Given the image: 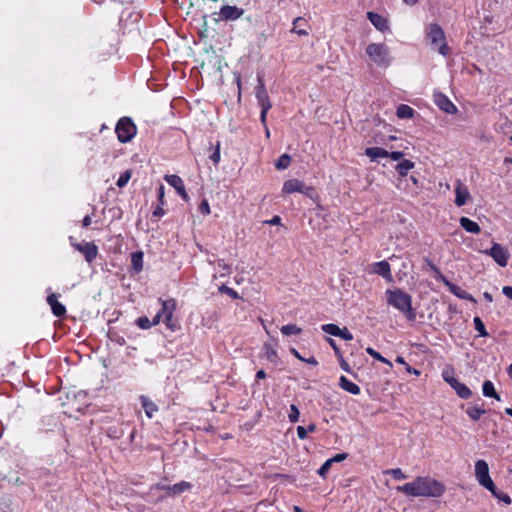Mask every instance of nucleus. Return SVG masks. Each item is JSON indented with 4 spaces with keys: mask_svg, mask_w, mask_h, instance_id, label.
I'll list each match as a JSON object with an SVG mask.
<instances>
[{
    "mask_svg": "<svg viewBox=\"0 0 512 512\" xmlns=\"http://www.w3.org/2000/svg\"><path fill=\"white\" fill-rule=\"evenodd\" d=\"M82 224L84 227H88L90 224H91V218L90 216H85L83 221H82Z\"/></svg>",
    "mask_w": 512,
    "mask_h": 512,
    "instance_id": "obj_62",
    "label": "nucleus"
},
{
    "mask_svg": "<svg viewBox=\"0 0 512 512\" xmlns=\"http://www.w3.org/2000/svg\"><path fill=\"white\" fill-rule=\"evenodd\" d=\"M270 225H279L281 223V218L279 216H274L270 221L267 222Z\"/></svg>",
    "mask_w": 512,
    "mask_h": 512,
    "instance_id": "obj_56",
    "label": "nucleus"
},
{
    "mask_svg": "<svg viewBox=\"0 0 512 512\" xmlns=\"http://www.w3.org/2000/svg\"><path fill=\"white\" fill-rule=\"evenodd\" d=\"M427 36L433 48L436 49L441 55L447 56L449 54L450 49L446 44L444 31L438 24H430L428 26Z\"/></svg>",
    "mask_w": 512,
    "mask_h": 512,
    "instance_id": "obj_4",
    "label": "nucleus"
},
{
    "mask_svg": "<svg viewBox=\"0 0 512 512\" xmlns=\"http://www.w3.org/2000/svg\"><path fill=\"white\" fill-rule=\"evenodd\" d=\"M414 166H415L414 162L405 159L396 165V171L399 173L400 176L404 177L408 174V172L411 169L414 168Z\"/></svg>",
    "mask_w": 512,
    "mask_h": 512,
    "instance_id": "obj_28",
    "label": "nucleus"
},
{
    "mask_svg": "<svg viewBox=\"0 0 512 512\" xmlns=\"http://www.w3.org/2000/svg\"><path fill=\"white\" fill-rule=\"evenodd\" d=\"M164 215V210L161 206H158L155 208L154 212H153V216L155 217H161Z\"/></svg>",
    "mask_w": 512,
    "mask_h": 512,
    "instance_id": "obj_55",
    "label": "nucleus"
},
{
    "mask_svg": "<svg viewBox=\"0 0 512 512\" xmlns=\"http://www.w3.org/2000/svg\"><path fill=\"white\" fill-rule=\"evenodd\" d=\"M142 252H135L132 254V264L136 271H140L142 269Z\"/></svg>",
    "mask_w": 512,
    "mask_h": 512,
    "instance_id": "obj_37",
    "label": "nucleus"
},
{
    "mask_svg": "<svg viewBox=\"0 0 512 512\" xmlns=\"http://www.w3.org/2000/svg\"><path fill=\"white\" fill-rule=\"evenodd\" d=\"M338 337L348 341L353 339V335L347 328L340 329V335H338Z\"/></svg>",
    "mask_w": 512,
    "mask_h": 512,
    "instance_id": "obj_45",
    "label": "nucleus"
},
{
    "mask_svg": "<svg viewBox=\"0 0 512 512\" xmlns=\"http://www.w3.org/2000/svg\"><path fill=\"white\" fill-rule=\"evenodd\" d=\"M161 318H162V315H161V313H160V312H158V313L154 316L153 320L151 321L152 326L159 324V323H160Z\"/></svg>",
    "mask_w": 512,
    "mask_h": 512,
    "instance_id": "obj_57",
    "label": "nucleus"
},
{
    "mask_svg": "<svg viewBox=\"0 0 512 512\" xmlns=\"http://www.w3.org/2000/svg\"><path fill=\"white\" fill-rule=\"evenodd\" d=\"M327 341H328V343L330 344V346L334 349V351H335L336 353H338V352H339V349H338V347H337V345H336L335 341H334L333 339H331V338H328V339H327Z\"/></svg>",
    "mask_w": 512,
    "mask_h": 512,
    "instance_id": "obj_60",
    "label": "nucleus"
},
{
    "mask_svg": "<svg viewBox=\"0 0 512 512\" xmlns=\"http://www.w3.org/2000/svg\"><path fill=\"white\" fill-rule=\"evenodd\" d=\"M168 486H169V485H165V484H163L162 482H159V483L155 484V485L152 487V489H156V490H164V491L167 493V487H168Z\"/></svg>",
    "mask_w": 512,
    "mask_h": 512,
    "instance_id": "obj_54",
    "label": "nucleus"
},
{
    "mask_svg": "<svg viewBox=\"0 0 512 512\" xmlns=\"http://www.w3.org/2000/svg\"><path fill=\"white\" fill-rule=\"evenodd\" d=\"M473 322H474L475 329L479 332V335L481 337L488 336V332L486 331L485 325L479 317H475Z\"/></svg>",
    "mask_w": 512,
    "mask_h": 512,
    "instance_id": "obj_36",
    "label": "nucleus"
},
{
    "mask_svg": "<svg viewBox=\"0 0 512 512\" xmlns=\"http://www.w3.org/2000/svg\"><path fill=\"white\" fill-rule=\"evenodd\" d=\"M130 178H131V171L130 170H126L125 172H123L120 175L119 179L117 180V183H116L117 186L119 188L124 187L128 183V181L130 180Z\"/></svg>",
    "mask_w": 512,
    "mask_h": 512,
    "instance_id": "obj_38",
    "label": "nucleus"
},
{
    "mask_svg": "<svg viewBox=\"0 0 512 512\" xmlns=\"http://www.w3.org/2000/svg\"><path fill=\"white\" fill-rule=\"evenodd\" d=\"M346 458H347L346 453H340V454H337L334 457L330 458L329 460H332V464H333L334 462H341V461L345 460Z\"/></svg>",
    "mask_w": 512,
    "mask_h": 512,
    "instance_id": "obj_50",
    "label": "nucleus"
},
{
    "mask_svg": "<svg viewBox=\"0 0 512 512\" xmlns=\"http://www.w3.org/2000/svg\"><path fill=\"white\" fill-rule=\"evenodd\" d=\"M502 292L506 297L512 300V286H504Z\"/></svg>",
    "mask_w": 512,
    "mask_h": 512,
    "instance_id": "obj_52",
    "label": "nucleus"
},
{
    "mask_svg": "<svg viewBox=\"0 0 512 512\" xmlns=\"http://www.w3.org/2000/svg\"><path fill=\"white\" fill-rule=\"evenodd\" d=\"M367 18L370 20V22L374 25L376 29L382 32L388 29L387 20L380 14L370 11L367 13Z\"/></svg>",
    "mask_w": 512,
    "mask_h": 512,
    "instance_id": "obj_20",
    "label": "nucleus"
},
{
    "mask_svg": "<svg viewBox=\"0 0 512 512\" xmlns=\"http://www.w3.org/2000/svg\"><path fill=\"white\" fill-rule=\"evenodd\" d=\"M255 95H256L258 105L261 108H271L272 107L270 97L265 88L264 82L260 76H258V86L256 87Z\"/></svg>",
    "mask_w": 512,
    "mask_h": 512,
    "instance_id": "obj_9",
    "label": "nucleus"
},
{
    "mask_svg": "<svg viewBox=\"0 0 512 512\" xmlns=\"http://www.w3.org/2000/svg\"><path fill=\"white\" fill-rule=\"evenodd\" d=\"M452 388L456 391L460 398L468 399L472 395L471 390L457 379L452 380Z\"/></svg>",
    "mask_w": 512,
    "mask_h": 512,
    "instance_id": "obj_22",
    "label": "nucleus"
},
{
    "mask_svg": "<svg viewBox=\"0 0 512 512\" xmlns=\"http://www.w3.org/2000/svg\"><path fill=\"white\" fill-rule=\"evenodd\" d=\"M369 59L380 67H388L391 62L389 48L383 43H371L366 47Z\"/></svg>",
    "mask_w": 512,
    "mask_h": 512,
    "instance_id": "obj_3",
    "label": "nucleus"
},
{
    "mask_svg": "<svg viewBox=\"0 0 512 512\" xmlns=\"http://www.w3.org/2000/svg\"><path fill=\"white\" fill-rule=\"evenodd\" d=\"M304 184L305 183L303 181H301V180L289 179V180L284 182L283 187H282V192L284 194H291V193H294V192L301 193Z\"/></svg>",
    "mask_w": 512,
    "mask_h": 512,
    "instance_id": "obj_19",
    "label": "nucleus"
},
{
    "mask_svg": "<svg viewBox=\"0 0 512 512\" xmlns=\"http://www.w3.org/2000/svg\"><path fill=\"white\" fill-rule=\"evenodd\" d=\"M270 109L271 108H261L260 121L264 127H266V125H267L266 117H267V113Z\"/></svg>",
    "mask_w": 512,
    "mask_h": 512,
    "instance_id": "obj_47",
    "label": "nucleus"
},
{
    "mask_svg": "<svg viewBox=\"0 0 512 512\" xmlns=\"http://www.w3.org/2000/svg\"><path fill=\"white\" fill-rule=\"evenodd\" d=\"M291 162V157L288 154H283L279 157V159L275 163V167L278 170L286 169Z\"/></svg>",
    "mask_w": 512,
    "mask_h": 512,
    "instance_id": "obj_33",
    "label": "nucleus"
},
{
    "mask_svg": "<svg viewBox=\"0 0 512 512\" xmlns=\"http://www.w3.org/2000/svg\"><path fill=\"white\" fill-rule=\"evenodd\" d=\"M136 323L141 329H149L152 327L151 321L146 316L139 317Z\"/></svg>",
    "mask_w": 512,
    "mask_h": 512,
    "instance_id": "obj_42",
    "label": "nucleus"
},
{
    "mask_svg": "<svg viewBox=\"0 0 512 512\" xmlns=\"http://www.w3.org/2000/svg\"><path fill=\"white\" fill-rule=\"evenodd\" d=\"M266 377V373L264 370H259L257 373H256V378L257 379H264Z\"/></svg>",
    "mask_w": 512,
    "mask_h": 512,
    "instance_id": "obj_64",
    "label": "nucleus"
},
{
    "mask_svg": "<svg viewBox=\"0 0 512 512\" xmlns=\"http://www.w3.org/2000/svg\"><path fill=\"white\" fill-rule=\"evenodd\" d=\"M164 179L175 188L183 200L188 201L189 196L185 190L183 180L178 175H165Z\"/></svg>",
    "mask_w": 512,
    "mask_h": 512,
    "instance_id": "obj_13",
    "label": "nucleus"
},
{
    "mask_svg": "<svg viewBox=\"0 0 512 512\" xmlns=\"http://www.w3.org/2000/svg\"><path fill=\"white\" fill-rule=\"evenodd\" d=\"M385 295L388 305L402 312L408 320H415L416 313L412 308V298L409 294L400 289H388Z\"/></svg>",
    "mask_w": 512,
    "mask_h": 512,
    "instance_id": "obj_2",
    "label": "nucleus"
},
{
    "mask_svg": "<svg viewBox=\"0 0 512 512\" xmlns=\"http://www.w3.org/2000/svg\"><path fill=\"white\" fill-rule=\"evenodd\" d=\"M488 490H489V491L492 493V495H493L495 498H497L498 500H500V501L504 502V503H505V504H507V505L511 504V501H512V500H511V497H510L508 494H506V493H503V492L498 491V490L496 489L495 484H493V488L488 489Z\"/></svg>",
    "mask_w": 512,
    "mask_h": 512,
    "instance_id": "obj_32",
    "label": "nucleus"
},
{
    "mask_svg": "<svg viewBox=\"0 0 512 512\" xmlns=\"http://www.w3.org/2000/svg\"><path fill=\"white\" fill-rule=\"evenodd\" d=\"M366 352H367L370 356H372L373 358H375V359H377V360H379V361H381V362H383V363H387V364L391 365V363H390L386 358H384L380 353H378L377 351H375L373 348L368 347V348L366 349Z\"/></svg>",
    "mask_w": 512,
    "mask_h": 512,
    "instance_id": "obj_41",
    "label": "nucleus"
},
{
    "mask_svg": "<svg viewBox=\"0 0 512 512\" xmlns=\"http://www.w3.org/2000/svg\"><path fill=\"white\" fill-rule=\"evenodd\" d=\"M116 134L120 142H129L136 134V127L129 118H122L117 123Z\"/></svg>",
    "mask_w": 512,
    "mask_h": 512,
    "instance_id": "obj_5",
    "label": "nucleus"
},
{
    "mask_svg": "<svg viewBox=\"0 0 512 512\" xmlns=\"http://www.w3.org/2000/svg\"><path fill=\"white\" fill-rule=\"evenodd\" d=\"M291 353L300 361L304 360V358L299 354V352L295 348L291 349Z\"/></svg>",
    "mask_w": 512,
    "mask_h": 512,
    "instance_id": "obj_63",
    "label": "nucleus"
},
{
    "mask_svg": "<svg viewBox=\"0 0 512 512\" xmlns=\"http://www.w3.org/2000/svg\"><path fill=\"white\" fill-rule=\"evenodd\" d=\"M339 385L343 390H345L353 395H358L360 393L359 386L356 385L355 383L349 381L345 376L340 377Z\"/></svg>",
    "mask_w": 512,
    "mask_h": 512,
    "instance_id": "obj_24",
    "label": "nucleus"
},
{
    "mask_svg": "<svg viewBox=\"0 0 512 512\" xmlns=\"http://www.w3.org/2000/svg\"><path fill=\"white\" fill-rule=\"evenodd\" d=\"M459 223L461 227L469 233L478 234L481 232L480 226L467 217H461Z\"/></svg>",
    "mask_w": 512,
    "mask_h": 512,
    "instance_id": "obj_23",
    "label": "nucleus"
},
{
    "mask_svg": "<svg viewBox=\"0 0 512 512\" xmlns=\"http://www.w3.org/2000/svg\"><path fill=\"white\" fill-rule=\"evenodd\" d=\"M331 465H332V460H326L324 462V464L320 467V469L318 470V474L325 478L329 469L331 468Z\"/></svg>",
    "mask_w": 512,
    "mask_h": 512,
    "instance_id": "obj_43",
    "label": "nucleus"
},
{
    "mask_svg": "<svg viewBox=\"0 0 512 512\" xmlns=\"http://www.w3.org/2000/svg\"><path fill=\"white\" fill-rule=\"evenodd\" d=\"M244 13L242 8L237 6L225 5L220 9L219 17L224 21H234L240 18Z\"/></svg>",
    "mask_w": 512,
    "mask_h": 512,
    "instance_id": "obj_12",
    "label": "nucleus"
},
{
    "mask_svg": "<svg viewBox=\"0 0 512 512\" xmlns=\"http://www.w3.org/2000/svg\"><path fill=\"white\" fill-rule=\"evenodd\" d=\"M373 272L377 275L382 276L388 281H392L391 268L387 261L383 260L373 264Z\"/></svg>",
    "mask_w": 512,
    "mask_h": 512,
    "instance_id": "obj_16",
    "label": "nucleus"
},
{
    "mask_svg": "<svg viewBox=\"0 0 512 512\" xmlns=\"http://www.w3.org/2000/svg\"><path fill=\"white\" fill-rule=\"evenodd\" d=\"M365 155L368 156L371 161H376L379 158H387L389 152L380 147H369L365 149Z\"/></svg>",
    "mask_w": 512,
    "mask_h": 512,
    "instance_id": "obj_21",
    "label": "nucleus"
},
{
    "mask_svg": "<svg viewBox=\"0 0 512 512\" xmlns=\"http://www.w3.org/2000/svg\"><path fill=\"white\" fill-rule=\"evenodd\" d=\"M47 302L50 305L51 310L55 316L61 317L66 313L65 306L58 301L56 294H50L47 297Z\"/></svg>",
    "mask_w": 512,
    "mask_h": 512,
    "instance_id": "obj_17",
    "label": "nucleus"
},
{
    "mask_svg": "<svg viewBox=\"0 0 512 512\" xmlns=\"http://www.w3.org/2000/svg\"><path fill=\"white\" fill-rule=\"evenodd\" d=\"M396 115L400 119H411L414 116V110L406 104H401L397 107Z\"/></svg>",
    "mask_w": 512,
    "mask_h": 512,
    "instance_id": "obj_27",
    "label": "nucleus"
},
{
    "mask_svg": "<svg viewBox=\"0 0 512 512\" xmlns=\"http://www.w3.org/2000/svg\"><path fill=\"white\" fill-rule=\"evenodd\" d=\"M161 302V310L159 311L164 318V322L166 326L170 329L174 328V323L172 321L174 311L176 310V301L175 299H167V300H159Z\"/></svg>",
    "mask_w": 512,
    "mask_h": 512,
    "instance_id": "obj_8",
    "label": "nucleus"
},
{
    "mask_svg": "<svg viewBox=\"0 0 512 512\" xmlns=\"http://www.w3.org/2000/svg\"><path fill=\"white\" fill-rule=\"evenodd\" d=\"M301 193L314 201H318L319 199L316 190L312 186H307L304 184Z\"/></svg>",
    "mask_w": 512,
    "mask_h": 512,
    "instance_id": "obj_35",
    "label": "nucleus"
},
{
    "mask_svg": "<svg viewBox=\"0 0 512 512\" xmlns=\"http://www.w3.org/2000/svg\"><path fill=\"white\" fill-rule=\"evenodd\" d=\"M385 473L392 475L397 480H404L407 478L400 468L390 469L385 471Z\"/></svg>",
    "mask_w": 512,
    "mask_h": 512,
    "instance_id": "obj_40",
    "label": "nucleus"
},
{
    "mask_svg": "<svg viewBox=\"0 0 512 512\" xmlns=\"http://www.w3.org/2000/svg\"><path fill=\"white\" fill-rule=\"evenodd\" d=\"M437 272V279L442 281L444 283V285L446 286V281H449L444 275H442L438 270H436Z\"/></svg>",
    "mask_w": 512,
    "mask_h": 512,
    "instance_id": "obj_61",
    "label": "nucleus"
},
{
    "mask_svg": "<svg viewBox=\"0 0 512 512\" xmlns=\"http://www.w3.org/2000/svg\"><path fill=\"white\" fill-rule=\"evenodd\" d=\"M297 436L300 439H305L307 437V430H306V428L303 427V426H298L297 427Z\"/></svg>",
    "mask_w": 512,
    "mask_h": 512,
    "instance_id": "obj_49",
    "label": "nucleus"
},
{
    "mask_svg": "<svg viewBox=\"0 0 512 512\" xmlns=\"http://www.w3.org/2000/svg\"><path fill=\"white\" fill-rule=\"evenodd\" d=\"M444 380L452 386V380L455 379L453 376H449L447 372L443 373Z\"/></svg>",
    "mask_w": 512,
    "mask_h": 512,
    "instance_id": "obj_59",
    "label": "nucleus"
},
{
    "mask_svg": "<svg viewBox=\"0 0 512 512\" xmlns=\"http://www.w3.org/2000/svg\"><path fill=\"white\" fill-rule=\"evenodd\" d=\"M446 286L448 287L449 291L454 294L456 297L464 300H468L472 303H476V299L466 292L465 290L461 289L459 286L451 283L450 281H446Z\"/></svg>",
    "mask_w": 512,
    "mask_h": 512,
    "instance_id": "obj_18",
    "label": "nucleus"
},
{
    "mask_svg": "<svg viewBox=\"0 0 512 512\" xmlns=\"http://www.w3.org/2000/svg\"><path fill=\"white\" fill-rule=\"evenodd\" d=\"M435 104L444 112L455 114L457 107L449 100V98L441 92L434 93Z\"/></svg>",
    "mask_w": 512,
    "mask_h": 512,
    "instance_id": "obj_11",
    "label": "nucleus"
},
{
    "mask_svg": "<svg viewBox=\"0 0 512 512\" xmlns=\"http://www.w3.org/2000/svg\"><path fill=\"white\" fill-rule=\"evenodd\" d=\"M191 489L192 484L190 482L181 481L179 483L167 487V496L176 497L184 492L190 491Z\"/></svg>",
    "mask_w": 512,
    "mask_h": 512,
    "instance_id": "obj_15",
    "label": "nucleus"
},
{
    "mask_svg": "<svg viewBox=\"0 0 512 512\" xmlns=\"http://www.w3.org/2000/svg\"><path fill=\"white\" fill-rule=\"evenodd\" d=\"M300 412L296 405L292 404L290 406V413L288 415V418L290 422L296 423L299 420Z\"/></svg>",
    "mask_w": 512,
    "mask_h": 512,
    "instance_id": "obj_39",
    "label": "nucleus"
},
{
    "mask_svg": "<svg viewBox=\"0 0 512 512\" xmlns=\"http://www.w3.org/2000/svg\"><path fill=\"white\" fill-rule=\"evenodd\" d=\"M307 25V21L302 17H297L293 21V28L291 32H294L298 35L306 36L308 35V31L304 28Z\"/></svg>",
    "mask_w": 512,
    "mask_h": 512,
    "instance_id": "obj_26",
    "label": "nucleus"
},
{
    "mask_svg": "<svg viewBox=\"0 0 512 512\" xmlns=\"http://www.w3.org/2000/svg\"><path fill=\"white\" fill-rule=\"evenodd\" d=\"M142 407L144 408L147 417L151 418L153 414L158 410L157 405L146 396H140Z\"/></svg>",
    "mask_w": 512,
    "mask_h": 512,
    "instance_id": "obj_25",
    "label": "nucleus"
},
{
    "mask_svg": "<svg viewBox=\"0 0 512 512\" xmlns=\"http://www.w3.org/2000/svg\"><path fill=\"white\" fill-rule=\"evenodd\" d=\"M482 390H483V394L486 397H493V398H495L498 401L500 400V396L495 391L494 385H493V383L491 381H485L483 383Z\"/></svg>",
    "mask_w": 512,
    "mask_h": 512,
    "instance_id": "obj_29",
    "label": "nucleus"
},
{
    "mask_svg": "<svg viewBox=\"0 0 512 512\" xmlns=\"http://www.w3.org/2000/svg\"><path fill=\"white\" fill-rule=\"evenodd\" d=\"M158 200L163 205L164 204V186L161 185L158 190Z\"/></svg>",
    "mask_w": 512,
    "mask_h": 512,
    "instance_id": "obj_53",
    "label": "nucleus"
},
{
    "mask_svg": "<svg viewBox=\"0 0 512 512\" xmlns=\"http://www.w3.org/2000/svg\"><path fill=\"white\" fill-rule=\"evenodd\" d=\"M475 477L478 483L486 489L493 488V480L489 475V466L485 460L475 462Z\"/></svg>",
    "mask_w": 512,
    "mask_h": 512,
    "instance_id": "obj_6",
    "label": "nucleus"
},
{
    "mask_svg": "<svg viewBox=\"0 0 512 512\" xmlns=\"http://www.w3.org/2000/svg\"><path fill=\"white\" fill-rule=\"evenodd\" d=\"M321 328H322V330L325 333H327L329 335H333V336H336V337H338V335H340V329L341 328L338 325H336V324H332V323L324 324V325H322Z\"/></svg>",
    "mask_w": 512,
    "mask_h": 512,
    "instance_id": "obj_34",
    "label": "nucleus"
},
{
    "mask_svg": "<svg viewBox=\"0 0 512 512\" xmlns=\"http://www.w3.org/2000/svg\"><path fill=\"white\" fill-rule=\"evenodd\" d=\"M74 247L84 255L88 263L93 262L97 257L98 248L92 242L76 243L74 244Z\"/></svg>",
    "mask_w": 512,
    "mask_h": 512,
    "instance_id": "obj_10",
    "label": "nucleus"
},
{
    "mask_svg": "<svg viewBox=\"0 0 512 512\" xmlns=\"http://www.w3.org/2000/svg\"><path fill=\"white\" fill-rule=\"evenodd\" d=\"M396 489L408 496L433 498L441 497L446 491L444 484L428 476H418L412 482L398 486Z\"/></svg>",
    "mask_w": 512,
    "mask_h": 512,
    "instance_id": "obj_1",
    "label": "nucleus"
},
{
    "mask_svg": "<svg viewBox=\"0 0 512 512\" xmlns=\"http://www.w3.org/2000/svg\"><path fill=\"white\" fill-rule=\"evenodd\" d=\"M210 159L217 165L220 161V142H217L215 151L210 155Z\"/></svg>",
    "mask_w": 512,
    "mask_h": 512,
    "instance_id": "obj_44",
    "label": "nucleus"
},
{
    "mask_svg": "<svg viewBox=\"0 0 512 512\" xmlns=\"http://www.w3.org/2000/svg\"><path fill=\"white\" fill-rule=\"evenodd\" d=\"M302 361H303V362H306V363H308V364H310V365H313V366H315V365H317V364H318V362H317L316 358H314V357H310V358H308V359L304 358V360H302Z\"/></svg>",
    "mask_w": 512,
    "mask_h": 512,
    "instance_id": "obj_58",
    "label": "nucleus"
},
{
    "mask_svg": "<svg viewBox=\"0 0 512 512\" xmlns=\"http://www.w3.org/2000/svg\"><path fill=\"white\" fill-rule=\"evenodd\" d=\"M455 204L458 207H461L466 204V202L470 199V193L468 188L461 182H458L455 188Z\"/></svg>",
    "mask_w": 512,
    "mask_h": 512,
    "instance_id": "obj_14",
    "label": "nucleus"
},
{
    "mask_svg": "<svg viewBox=\"0 0 512 512\" xmlns=\"http://www.w3.org/2000/svg\"><path fill=\"white\" fill-rule=\"evenodd\" d=\"M403 156H404V153L401 151H394L391 153L389 152V155H388V157H390L394 161H398V160L402 159Z\"/></svg>",
    "mask_w": 512,
    "mask_h": 512,
    "instance_id": "obj_48",
    "label": "nucleus"
},
{
    "mask_svg": "<svg viewBox=\"0 0 512 512\" xmlns=\"http://www.w3.org/2000/svg\"><path fill=\"white\" fill-rule=\"evenodd\" d=\"M302 329L295 324H288L281 327V333L285 336L298 335Z\"/></svg>",
    "mask_w": 512,
    "mask_h": 512,
    "instance_id": "obj_31",
    "label": "nucleus"
},
{
    "mask_svg": "<svg viewBox=\"0 0 512 512\" xmlns=\"http://www.w3.org/2000/svg\"><path fill=\"white\" fill-rule=\"evenodd\" d=\"M485 409H482L481 407H478V406H472V407H468L466 409V413L467 415L472 419V420H478L480 419V417L485 414Z\"/></svg>",
    "mask_w": 512,
    "mask_h": 512,
    "instance_id": "obj_30",
    "label": "nucleus"
},
{
    "mask_svg": "<svg viewBox=\"0 0 512 512\" xmlns=\"http://www.w3.org/2000/svg\"><path fill=\"white\" fill-rule=\"evenodd\" d=\"M264 347H265V350H266V353H267V356L269 359L276 356L275 350H273L270 345L265 344Z\"/></svg>",
    "mask_w": 512,
    "mask_h": 512,
    "instance_id": "obj_51",
    "label": "nucleus"
},
{
    "mask_svg": "<svg viewBox=\"0 0 512 512\" xmlns=\"http://www.w3.org/2000/svg\"><path fill=\"white\" fill-rule=\"evenodd\" d=\"M199 210L203 214H209L210 213V206L207 200H203L199 206Z\"/></svg>",
    "mask_w": 512,
    "mask_h": 512,
    "instance_id": "obj_46",
    "label": "nucleus"
},
{
    "mask_svg": "<svg viewBox=\"0 0 512 512\" xmlns=\"http://www.w3.org/2000/svg\"><path fill=\"white\" fill-rule=\"evenodd\" d=\"M484 254L489 255L500 266L505 267L508 264L509 252L506 248L498 243H493L490 249L484 250Z\"/></svg>",
    "mask_w": 512,
    "mask_h": 512,
    "instance_id": "obj_7",
    "label": "nucleus"
}]
</instances>
